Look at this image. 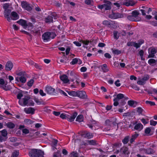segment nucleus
<instances>
[{
  "mask_svg": "<svg viewBox=\"0 0 157 157\" xmlns=\"http://www.w3.org/2000/svg\"><path fill=\"white\" fill-rule=\"evenodd\" d=\"M17 98L19 99V104L23 106H33V101L28 95H23L21 92L19 93L17 95Z\"/></svg>",
  "mask_w": 157,
  "mask_h": 157,
  "instance_id": "1",
  "label": "nucleus"
},
{
  "mask_svg": "<svg viewBox=\"0 0 157 157\" xmlns=\"http://www.w3.org/2000/svg\"><path fill=\"white\" fill-rule=\"evenodd\" d=\"M129 153L128 148L124 147H122L120 151L117 150L114 151L115 153L119 154L121 157H128Z\"/></svg>",
  "mask_w": 157,
  "mask_h": 157,
  "instance_id": "2",
  "label": "nucleus"
},
{
  "mask_svg": "<svg viewBox=\"0 0 157 157\" xmlns=\"http://www.w3.org/2000/svg\"><path fill=\"white\" fill-rule=\"evenodd\" d=\"M56 36V34L53 32H47L42 35V38L44 42H47L51 39L54 38Z\"/></svg>",
  "mask_w": 157,
  "mask_h": 157,
  "instance_id": "3",
  "label": "nucleus"
},
{
  "mask_svg": "<svg viewBox=\"0 0 157 157\" xmlns=\"http://www.w3.org/2000/svg\"><path fill=\"white\" fill-rule=\"evenodd\" d=\"M17 22L21 25L24 29H27L29 30H30L32 28V24L30 22L27 23L26 21L24 20L20 19L17 21Z\"/></svg>",
  "mask_w": 157,
  "mask_h": 157,
  "instance_id": "4",
  "label": "nucleus"
},
{
  "mask_svg": "<svg viewBox=\"0 0 157 157\" xmlns=\"http://www.w3.org/2000/svg\"><path fill=\"white\" fill-rule=\"evenodd\" d=\"M113 96L114 98L113 100L114 101L113 105L114 106H116L119 105L118 101L123 98L124 95L123 94H114Z\"/></svg>",
  "mask_w": 157,
  "mask_h": 157,
  "instance_id": "5",
  "label": "nucleus"
},
{
  "mask_svg": "<svg viewBox=\"0 0 157 157\" xmlns=\"http://www.w3.org/2000/svg\"><path fill=\"white\" fill-rule=\"evenodd\" d=\"M7 138V131L5 129L0 131V141H5Z\"/></svg>",
  "mask_w": 157,
  "mask_h": 157,
  "instance_id": "6",
  "label": "nucleus"
},
{
  "mask_svg": "<svg viewBox=\"0 0 157 157\" xmlns=\"http://www.w3.org/2000/svg\"><path fill=\"white\" fill-rule=\"evenodd\" d=\"M144 42V40H143L141 39L138 41V43L132 42H128L127 43V45L128 46H133L137 48L140 47Z\"/></svg>",
  "mask_w": 157,
  "mask_h": 157,
  "instance_id": "7",
  "label": "nucleus"
},
{
  "mask_svg": "<svg viewBox=\"0 0 157 157\" xmlns=\"http://www.w3.org/2000/svg\"><path fill=\"white\" fill-rule=\"evenodd\" d=\"M21 72L20 73L17 75L18 76L16 77L15 81L17 82H20L23 83L25 82L26 81V78L24 75H21Z\"/></svg>",
  "mask_w": 157,
  "mask_h": 157,
  "instance_id": "8",
  "label": "nucleus"
},
{
  "mask_svg": "<svg viewBox=\"0 0 157 157\" xmlns=\"http://www.w3.org/2000/svg\"><path fill=\"white\" fill-rule=\"evenodd\" d=\"M124 17V14L120 13H112L109 15V17L113 19H117V18H121Z\"/></svg>",
  "mask_w": 157,
  "mask_h": 157,
  "instance_id": "9",
  "label": "nucleus"
},
{
  "mask_svg": "<svg viewBox=\"0 0 157 157\" xmlns=\"http://www.w3.org/2000/svg\"><path fill=\"white\" fill-rule=\"evenodd\" d=\"M156 52V49L153 48H151L148 49L149 55L148 58L154 57L155 54Z\"/></svg>",
  "mask_w": 157,
  "mask_h": 157,
  "instance_id": "10",
  "label": "nucleus"
},
{
  "mask_svg": "<svg viewBox=\"0 0 157 157\" xmlns=\"http://www.w3.org/2000/svg\"><path fill=\"white\" fill-rule=\"evenodd\" d=\"M139 13L137 11H134L132 12V14L133 15V17L135 20V21H138L141 20V18L139 16Z\"/></svg>",
  "mask_w": 157,
  "mask_h": 157,
  "instance_id": "11",
  "label": "nucleus"
},
{
  "mask_svg": "<svg viewBox=\"0 0 157 157\" xmlns=\"http://www.w3.org/2000/svg\"><path fill=\"white\" fill-rule=\"evenodd\" d=\"M21 5L22 8L25 10L28 11H30L32 10L31 7L30 5L26 2H22Z\"/></svg>",
  "mask_w": 157,
  "mask_h": 157,
  "instance_id": "12",
  "label": "nucleus"
},
{
  "mask_svg": "<svg viewBox=\"0 0 157 157\" xmlns=\"http://www.w3.org/2000/svg\"><path fill=\"white\" fill-rule=\"evenodd\" d=\"M78 97L82 99H85L87 98L86 93L84 91H78Z\"/></svg>",
  "mask_w": 157,
  "mask_h": 157,
  "instance_id": "13",
  "label": "nucleus"
},
{
  "mask_svg": "<svg viewBox=\"0 0 157 157\" xmlns=\"http://www.w3.org/2000/svg\"><path fill=\"white\" fill-rule=\"evenodd\" d=\"M77 115V113L76 112L74 113L73 114L71 115L68 114L67 116V119L68 121L70 122L73 121L74 120Z\"/></svg>",
  "mask_w": 157,
  "mask_h": 157,
  "instance_id": "14",
  "label": "nucleus"
},
{
  "mask_svg": "<svg viewBox=\"0 0 157 157\" xmlns=\"http://www.w3.org/2000/svg\"><path fill=\"white\" fill-rule=\"evenodd\" d=\"M37 150L36 149L31 150L29 152V155L31 157H37Z\"/></svg>",
  "mask_w": 157,
  "mask_h": 157,
  "instance_id": "15",
  "label": "nucleus"
},
{
  "mask_svg": "<svg viewBox=\"0 0 157 157\" xmlns=\"http://www.w3.org/2000/svg\"><path fill=\"white\" fill-rule=\"evenodd\" d=\"M24 111L26 114H33L35 111V109L31 107L25 108L24 109Z\"/></svg>",
  "mask_w": 157,
  "mask_h": 157,
  "instance_id": "16",
  "label": "nucleus"
},
{
  "mask_svg": "<svg viewBox=\"0 0 157 157\" xmlns=\"http://www.w3.org/2000/svg\"><path fill=\"white\" fill-rule=\"evenodd\" d=\"M11 20H15L18 19L19 17V16L18 14L15 12H12L11 14L10 17Z\"/></svg>",
  "mask_w": 157,
  "mask_h": 157,
  "instance_id": "17",
  "label": "nucleus"
},
{
  "mask_svg": "<svg viewBox=\"0 0 157 157\" xmlns=\"http://www.w3.org/2000/svg\"><path fill=\"white\" fill-rule=\"evenodd\" d=\"M59 78L60 80L64 83H67L69 82L67 76L65 75H63L60 76Z\"/></svg>",
  "mask_w": 157,
  "mask_h": 157,
  "instance_id": "18",
  "label": "nucleus"
},
{
  "mask_svg": "<svg viewBox=\"0 0 157 157\" xmlns=\"http://www.w3.org/2000/svg\"><path fill=\"white\" fill-rule=\"evenodd\" d=\"M7 84V82H5L4 80L2 78H0V87L6 90V86Z\"/></svg>",
  "mask_w": 157,
  "mask_h": 157,
  "instance_id": "19",
  "label": "nucleus"
},
{
  "mask_svg": "<svg viewBox=\"0 0 157 157\" xmlns=\"http://www.w3.org/2000/svg\"><path fill=\"white\" fill-rule=\"evenodd\" d=\"M10 12L11 11L9 10H4V14L5 17L9 21H10L11 20V19L10 17Z\"/></svg>",
  "mask_w": 157,
  "mask_h": 157,
  "instance_id": "20",
  "label": "nucleus"
},
{
  "mask_svg": "<svg viewBox=\"0 0 157 157\" xmlns=\"http://www.w3.org/2000/svg\"><path fill=\"white\" fill-rule=\"evenodd\" d=\"M13 67V63L10 61L8 62L6 65V69L7 71L10 70Z\"/></svg>",
  "mask_w": 157,
  "mask_h": 157,
  "instance_id": "21",
  "label": "nucleus"
},
{
  "mask_svg": "<svg viewBox=\"0 0 157 157\" xmlns=\"http://www.w3.org/2000/svg\"><path fill=\"white\" fill-rule=\"evenodd\" d=\"M45 91L49 94H53L55 91V89L50 86H48L46 87Z\"/></svg>",
  "mask_w": 157,
  "mask_h": 157,
  "instance_id": "22",
  "label": "nucleus"
},
{
  "mask_svg": "<svg viewBox=\"0 0 157 157\" xmlns=\"http://www.w3.org/2000/svg\"><path fill=\"white\" fill-rule=\"evenodd\" d=\"M143 128V125L140 123H139L136 124L135 126V128L138 131L141 130Z\"/></svg>",
  "mask_w": 157,
  "mask_h": 157,
  "instance_id": "23",
  "label": "nucleus"
},
{
  "mask_svg": "<svg viewBox=\"0 0 157 157\" xmlns=\"http://www.w3.org/2000/svg\"><path fill=\"white\" fill-rule=\"evenodd\" d=\"M145 133L147 136H151L153 134V132L151 131L150 128H147L145 130Z\"/></svg>",
  "mask_w": 157,
  "mask_h": 157,
  "instance_id": "24",
  "label": "nucleus"
},
{
  "mask_svg": "<svg viewBox=\"0 0 157 157\" xmlns=\"http://www.w3.org/2000/svg\"><path fill=\"white\" fill-rule=\"evenodd\" d=\"M128 103L129 105L133 107H135L137 105L136 102L131 100L128 101Z\"/></svg>",
  "mask_w": 157,
  "mask_h": 157,
  "instance_id": "25",
  "label": "nucleus"
},
{
  "mask_svg": "<svg viewBox=\"0 0 157 157\" xmlns=\"http://www.w3.org/2000/svg\"><path fill=\"white\" fill-rule=\"evenodd\" d=\"M69 95L72 97L78 96V91H72L68 92Z\"/></svg>",
  "mask_w": 157,
  "mask_h": 157,
  "instance_id": "26",
  "label": "nucleus"
},
{
  "mask_svg": "<svg viewBox=\"0 0 157 157\" xmlns=\"http://www.w3.org/2000/svg\"><path fill=\"white\" fill-rule=\"evenodd\" d=\"M84 117L83 116L80 115L78 116L76 119V121L78 122H82L83 121Z\"/></svg>",
  "mask_w": 157,
  "mask_h": 157,
  "instance_id": "27",
  "label": "nucleus"
},
{
  "mask_svg": "<svg viewBox=\"0 0 157 157\" xmlns=\"http://www.w3.org/2000/svg\"><path fill=\"white\" fill-rule=\"evenodd\" d=\"M86 144L87 145H94L96 144V142L95 140H88Z\"/></svg>",
  "mask_w": 157,
  "mask_h": 157,
  "instance_id": "28",
  "label": "nucleus"
},
{
  "mask_svg": "<svg viewBox=\"0 0 157 157\" xmlns=\"http://www.w3.org/2000/svg\"><path fill=\"white\" fill-rule=\"evenodd\" d=\"M148 63L151 65L154 66L156 64V61L154 59H150L148 61Z\"/></svg>",
  "mask_w": 157,
  "mask_h": 157,
  "instance_id": "29",
  "label": "nucleus"
},
{
  "mask_svg": "<svg viewBox=\"0 0 157 157\" xmlns=\"http://www.w3.org/2000/svg\"><path fill=\"white\" fill-rule=\"evenodd\" d=\"M37 154H38L37 157H44L43 156L44 155V152L41 150H37Z\"/></svg>",
  "mask_w": 157,
  "mask_h": 157,
  "instance_id": "30",
  "label": "nucleus"
},
{
  "mask_svg": "<svg viewBox=\"0 0 157 157\" xmlns=\"http://www.w3.org/2000/svg\"><path fill=\"white\" fill-rule=\"evenodd\" d=\"M6 125L7 127L10 128H13L15 127V124L11 122L7 123Z\"/></svg>",
  "mask_w": 157,
  "mask_h": 157,
  "instance_id": "31",
  "label": "nucleus"
},
{
  "mask_svg": "<svg viewBox=\"0 0 157 157\" xmlns=\"http://www.w3.org/2000/svg\"><path fill=\"white\" fill-rule=\"evenodd\" d=\"M101 68L104 72H107L108 71L109 69L107 67L106 64H104L101 66Z\"/></svg>",
  "mask_w": 157,
  "mask_h": 157,
  "instance_id": "32",
  "label": "nucleus"
},
{
  "mask_svg": "<svg viewBox=\"0 0 157 157\" xmlns=\"http://www.w3.org/2000/svg\"><path fill=\"white\" fill-rule=\"evenodd\" d=\"M24 122L26 124H32L33 122L29 119H26L24 120Z\"/></svg>",
  "mask_w": 157,
  "mask_h": 157,
  "instance_id": "33",
  "label": "nucleus"
},
{
  "mask_svg": "<svg viewBox=\"0 0 157 157\" xmlns=\"http://www.w3.org/2000/svg\"><path fill=\"white\" fill-rule=\"evenodd\" d=\"M85 2L87 5H93V1L92 0H85Z\"/></svg>",
  "mask_w": 157,
  "mask_h": 157,
  "instance_id": "34",
  "label": "nucleus"
},
{
  "mask_svg": "<svg viewBox=\"0 0 157 157\" xmlns=\"http://www.w3.org/2000/svg\"><path fill=\"white\" fill-rule=\"evenodd\" d=\"M53 17L49 16L46 19L45 21L46 22H51L53 21Z\"/></svg>",
  "mask_w": 157,
  "mask_h": 157,
  "instance_id": "35",
  "label": "nucleus"
},
{
  "mask_svg": "<svg viewBox=\"0 0 157 157\" xmlns=\"http://www.w3.org/2000/svg\"><path fill=\"white\" fill-rule=\"evenodd\" d=\"M10 5L9 3H5L3 5V8L4 9V10H9L8 9L9 8Z\"/></svg>",
  "mask_w": 157,
  "mask_h": 157,
  "instance_id": "36",
  "label": "nucleus"
},
{
  "mask_svg": "<svg viewBox=\"0 0 157 157\" xmlns=\"http://www.w3.org/2000/svg\"><path fill=\"white\" fill-rule=\"evenodd\" d=\"M144 53V51L142 50H140L139 52V54L141 57V59L142 60H144V59L143 57Z\"/></svg>",
  "mask_w": 157,
  "mask_h": 157,
  "instance_id": "37",
  "label": "nucleus"
},
{
  "mask_svg": "<svg viewBox=\"0 0 157 157\" xmlns=\"http://www.w3.org/2000/svg\"><path fill=\"white\" fill-rule=\"evenodd\" d=\"M67 114H66L64 113H62L60 115V117L63 119H67Z\"/></svg>",
  "mask_w": 157,
  "mask_h": 157,
  "instance_id": "38",
  "label": "nucleus"
},
{
  "mask_svg": "<svg viewBox=\"0 0 157 157\" xmlns=\"http://www.w3.org/2000/svg\"><path fill=\"white\" fill-rule=\"evenodd\" d=\"M114 37L115 39H117L119 36V33L117 31H114L113 32Z\"/></svg>",
  "mask_w": 157,
  "mask_h": 157,
  "instance_id": "39",
  "label": "nucleus"
},
{
  "mask_svg": "<svg viewBox=\"0 0 157 157\" xmlns=\"http://www.w3.org/2000/svg\"><path fill=\"white\" fill-rule=\"evenodd\" d=\"M102 6V8H104L106 10H110L111 8L110 6L107 5H104Z\"/></svg>",
  "mask_w": 157,
  "mask_h": 157,
  "instance_id": "40",
  "label": "nucleus"
},
{
  "mask_svg": "<svg viewBox=\"0 0 157 157\" xmlns=\"http://www.w3.org/2000/svg\"><path fill=\"white\" fill-rule=\"evenodd\" d=\"M34 81L33 79H30L28 82V85L29 86L31 87L32 86L34 83Z\"/></svg>",
  "mask_w": 157,
  "mask_h": 157,
  "instance_id": "41",
  "label": "nucleus"
},
{
  "mask_svg": "<svg viewBox=\"0 0 157 157\" xmlns=\"http://www.w3.org/2000/svg\"><path fill=\"white\" fill-rule=\"evenodd\" d=\"M80 42H82L83 44V47H85V46L89 44V41L87 40H81L80 41Z\"/></svg>",
  "mask_w": 157,
  "mask_h": 157,
  "instance_id": "42",
  "label": "nucleus"
},
{
  "mask_svg": "<svg viewBox=\"0 0 157 157\" xmlns=\"http://www.w3.org/2000/svg\"><path fill=\"white\" fill-rule=\"evenodd\" d=\"M129 137L128 136H127L125 137L123 140L122 142L124 144H127L128 141L129 139Z\"/></svg>",
  "mask_w": 157,
  "mask_h": 157,
  "instance_id": "43",
  "label": "nucleus"
},
{
  "mask_svg": "<svg viewBox=\"0 0 157 157\" xmlns=\"http://www.w3.org/2000/svg\"><path fill=\"white\" fill-rule=\"evenodd\" d=\"M78 59L75 58L73 59L72 61L70 63L72 65H74L76 63H77L78 61Z\"/></svg>",
  "mask_w": 157,
  "mask_h": 157,
  "instance_id": "44",
  "label": "nucleus"
},
{
  "mask_svg": "<svg viewBox=\"0 0 157 157\" xmlns=\"http://www.w3.org/2000/svg\"><path fill=\"white\" fill-rule=\"evenodd\" d=\"M86 137L88 138H91L93 137V136L91 133L90 132H87L86 134Z\"/></svg>",
  "mask_w": 157,
  "mask_h": 157,
  "instance_id": "45",
  "label": "nucleus"
},
{
  "mask_svg": "<svg viewBox=\"0 0 157 157\" xmlns=\"http://www.w3.org/2000/svg\"><path fill=\"white\" fill-rule=\"evenodd\" d=\"M127 18L128 20L132 21H135V19L133 17V15H132L128 16L127 17Z\"/></svg>",
  "mask_w": 157,
  "mask_h": 157,
  "instance_id": "46",
  "label": "nucleus"
},
{
  "mask_svg": "<svg viewBox=\"0 0 157 157\" xmlns=\"http://www.w3.org/2000/svg\"><path fill=\"white\" fill-rule=\"evenodd\" d=\"M145 103L147 104H149L151 105H155L154 102L149 101H146Z\"/></svg>",
  "mask_w": 157,
  "mask_h": 157,
  "instance_id": "47",
  "label": "nucleus"
},
{
  "mask_svg": "<svg viewBox=\"0 0 157 157\" xmlns=\"http://www.w3.org/2000/svg\"><path fill=\"white\" fill-rule=\"evenodd\" d=\"M157 122L153 120L150 121V124L151 125L155 126L156 125Z\"/></svg>",
  "mask_w": 157,
  "mask_h": 157,
  "instance_id": "48",
  "label": "nucleus"
},
{
  "mask_svg": "<svg viewBox=\"0 0 157 157\" xmlns=\"http://www.w3.org/2000/svg\"><path fill=\"white\" fill-rule=\"evenodd\" d=\"M113 52L114 54L118 55L121 53V52L117 50L114 49L113 50Z\"/></svg>",
  "mask_w": 157,
  "mask_h": 157,
  "instance_id": "49",
  "label": "nucleus"
},
{
  "mask_svg": "<svg viewBox=\"0 0 157 157\" xmlns=\"http://www.w3.org/2000/svg\"><path fill=\"white\" fill-rule=\"evenodd\" d=\"M144 81L142 79L138 81L137 83L139 85H142L144 84Z\"/></svg>",
  "mask_w": 157,
  "mask_h": 157,
  "instance_id": "50",
  "label": "nucleus"
},
{
  "mask_svg": "<svg viewBox=\"0 0 157 157\" xmlns=\"http://www.w3.org/2000/svg\"><path fill=\"white\" fill-rule=\"evenodd\" d=\"M153 151L151 148L148 149L146 150V152L147 154H150L153 153Z\"/></svg>",
  "mask_w": 157,
  "mask_h": 157,
  "instance_id": "51",
  "label": "nucleus"
},
{
  "mask_svg": "<svg viewBox=\"0 0 157 157\" xmlns=\"http://www.w3.org/2000/svg\"><path fill=\"white\" fill-rule=\"evenodd\" d=\"M120 82L119 80H117L115 82V84L117 86L119 87L121 86V84L120 83Z\"/></svg>",
  "mask_w": 157,
  "mask_h": 157,
  "instance_id": "52",
  "label": "nucleus"
},
{
  "mask_svg": "<svg viewBox=\"0 0 157 157\" xmlns=\"http://www.w3.org/2000/svg\"><path fill=\"white\" fill-rule=\"evenodd\" d=\"M22 132L25 134H28L29 132V131L27 128L23 129L22 130Z\"/></svg>",
  "mask_w": 157,
  "mask_h": 157,
  "instance_id": "53",
  "label": "nucleus"
},
{
  "mask_svg": "<svg viewBox=\"0 0 157 157\" xmlns=\"http://www.w3.org/2000/svg\"><path fill=\"white\" fill-rule=\"evenodd\" d=\"M141 121L142 123L144 124H145L148 122V120H146L144 118L141 119Z\"/></svg>",
  "mask_w": 157,
  "mask_h": 157,
  "instance_id": "54",
  "label": "nucleus"
},
{
  "mask_svg": "<svg viewBox=\"0 0 157 157\" xmlns=\"http://www.w3.org/2000/svg\"><path fill=\"white\" fill-rule=\"evenodd\" d=\"M35 101L36 102V103L39 105H41V102L38 99L35 98L34 99Z\"/></svg>",
  "mask_w": 157,
  "mask_h": 157,
  "instance_id": "55",
  "label": "nucleus"
},
{
  "mask_svg": "<svg viewBox=\"0 0 157 157\" xmlns=\"http://www.w3.org/2000/svg\"><path fill=\"white\" fill-rule=\"evenodd\" d=\"M73 43L78 47H80L81 46V43L78 41H74Z\"/></svg>",
  "mask_w": 157,
  "mask_h": 157,
  "instance_id": "56",
  "label": "nucleus"
},
{
  "mask_svg": "<svg viewBox=\"0 0 157 157\" xmlns=\"http://www.w3.org/2000/svg\"><path fill=\"white\" fill-rule=\"evenodd\" d=\"M57 143V141L56 140H53L52 143V147H54L56 146Z\"/></svg>",
  "mask_w": 157,
  "mask_h": 157,
  "instance_id": "57",
  "label": "nucleus"
},
{
  "mask_svg": "<svg viewBox=\"0 0 157 157\" xmlns=\"http://www.w3.org/2000/svg\"><path fill=\"white\" fill-rule=\"evenodd\" d=\"M87 68L85 67H83L80 68V71L82 72H84L86 71Z\"/></svg>",
  "mask_w": 157,
  "mask_h": 157,
  "instance_id": "58",
  "label": "nucleus"
},
{
  "mask_svg": "<svg viewBox=\"0 0 157 157\" xmlns=\"http://www.w3.org/2000/svg\"><path fill=\"white\" fill-rule=\"evenodd\" d=\"M104 56L106 58L110 59L111 58V56L110 54L108 53H106L105 54Z\"/></svg>",
  "mask_w": 157,
  "mask_h": 157,
  "instance_id": "59",
  "label": "nucleus"
},
{
  "mask_svg": "<svg viewBox=\"0 0 157 157\" xmlns=\"http://www.w3.org/2000/svg\"><path fill=\"white\" fill-rule=\"evenodd\" d=\"M53 156L54 157H59V156L60 157V155L59 152L58 151L57 153H55L54 154Z\"/></svg>",
  "mask_w": 157,
  "mask_h": 157,
  "instance_id": "60",
  "label": "nucleus"
},
{
  "mask_svg": "<svg viewBox=\"0 0 157 157\" xmlns=\"http://www.w3.org/2000/svg\"><path fill=\"white\" fill-rule=\"evenodd\" d=\"M18 155V153L17 151H15L14 152L13 154V157H17Z\"/></svg>",
  "mask_w": 157,
  "mask_h": 157,
  "instance_id": "61",
  "label": "nucleus"
},
{
  "mask_svg": "<svg viewBox=\"0 0 157 157\" xmlns=\"http://www.w3.org/2000/svg\"><path fill=\"white\" fill-rule=\"evenodd\" d=\"M39 93L42 96H44L46 95L45 93H44L43 90H40Z\"/></svg>",
  "mask_w": 157,
  "mask_h": 157,
  "instance_id": "62",
  "label": "nucleus"
},
{
  "mask_svg": "<svg viewBox=\"0 0 157 157\" xmlns=\"http://www.w3.org/2000/svg\"><path fill=\"white\" fill-rule=\"evenodd\" d=\"M71 155L73 157H78V154L76 152H73L71 153Z\"/></svg>",
  "mask_w": 157,
  "mask_h": 157,
  "instance_id": "63",
  "label": "nucleus"
},
{
  "mask_svg": "<svg viewBox=\"0 0 157 157\" xmlns=\"http://www.w3.org/2000/svg\"><path fill=\"white\" fill-rule=\"evenodd\" d=\"M110 22L108 21H104L103 22V24L105 25H108L109 24Z\"/></svg>",
  "mask_w": 157,
  "mask_h": 157,
  "instance_id": "64",
  "label": "nucleus"
}]
</instances>
